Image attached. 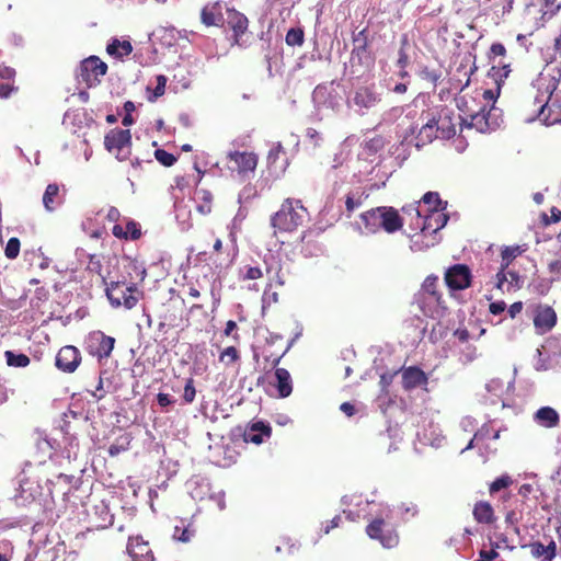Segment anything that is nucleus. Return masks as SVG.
Instances as JSON below:
<instances>
[{
  "label": "nucleus",
  "instance_id": "obj_1",
  "mask_svg": "<svg viewBox=\"0 0 561 561\" xmlns=\"http://www.w3.org/2000/svg\"><path fill=\"white\" fill-rule=\"evenodd\" d=\"M558 84L559 78L543 73H540L533 83L537 91L534 99V103L538 105L537 117L548 126L561 123V105L558 100H553L549 105Z\"/></svg>",
  "mask_w": 561,
  "mask_h": 561
},
{
  "label": "nucleus",
  "instance_id": "obj_2",
  "mask_svg": "<svg viewBox=\"0 0 561 561\" xmlns=\"http://www.w3.org/2000/svg\"><path fill=\"white\" fill-rule=\"evenodd\" d=\"M382 96V89L374 82L353 84L346 94V106L352 113L365 116L379 107Z\"/></svg>",
  "mask_w": 561,
  "mask_h": 561
},
{
  "label": "nucleus",
  "instance_id": "obj_3",
  "mask_svg": "<svg viewBox=\"0 0 561 561\" xmlns=\"http://www.w3.org/2000/svg\"><path fill=\"white\" fill-rule=\"evenodd\" d=\"M377 506L373 519L366 527V534L370 539L379 541L383 548H394L399 543V535L394 527L386 522L392 517V508L385 503Z\"/></svg>",
  "mask_w": 561,
  "mask_h": 561
},
{
  "label": "nucleus",
  "instance_id": "obj_4",
  "mask_svg": "<svg viewBox=\"0 0 561 561\" xmlns=\"http://www.w3.org/2000/svg\"><path fill=\"white\" fill-rule=\"evenodd\" d=\"M360 220L364 224L362 234H373L383 229L388 233H393L401 229L403 221L399 213L393 207H376L360 214Z\"/></svg>",
  "mask_w": 561,
  "mask_h": 561
},
{
  "label": "nucleus",
  "instance_id": "obj_5",
  "mask_svg": "<svg viewBox=\"0 0 561 561\" xmlns=\"http://www.w3.org/2000/svg\"><path fill=\"white\" fill-rule=\"evenodd\" d=\"M308 210L300 199L287 198L278 211L271 218V225L276 230L290 232L296 230L308 219Z\"/></svg>",
  "mask_w": 561,
  "mask_h": 561
},
{
  "label": "nucleus",
  "instance_id": "obj_6",
  "mask_svg": "<svg viewBox=\"0 0 561 561\" xmlns=\"http://www.w3.org/2000/svg\"><path fill=\"white\" fill-rule=\"evenodd\" d=\"M405 111V114L408 112H411V116L409 119H405V125L408 124H417V129L412 136L414 140V147L420 150L424 146L431 144L435 138L439 137V133L437 129V123L435 121V113H427L424 115V112L421 114V116L417 118L416 122L413 119L416 117V112L412 110V107L409 105L405 108L402 107H394L392 108L393 113H401Z\"/></svg>",
  "mask_w": 561,
  "mask_h": 561
},
{
  "label": "nucleus",
  "instance_id": "obj_7",
  "mask_svg": "<svg viewBox=\"0 0 561 561\" xmlns=\"http://www.w3.org/2000/svg\"><path fill=\"white\" fill-rule=\"evenodd\" d=\"M461 128H474L479 133L485 134L495 130L502 123L501 110L492 106H481L478 111L467 114L466 117L458 115Z\"/></svg>",
  "mask_w": 561,
  "mask_h": 561
},
{
  "label": "nucleus",
  "instance_id": "obj_8",
  "mask_svg": "<svg viewBox=\"0 0 561 561\" xmlns=\"http://www.w3.org/2000/svg\"><path fill=\"white\" fill-rule=\"evenodd\" d=\"M114 345L115 339L106 335L102 331L90 332L83 343L85 352L95 357L100 364L111 356Z\"/></svg>",
  "mask_w": 561,
  "mask_h": 561
},
{
  "label": "nucleus",
  "instance_id": "obj_9",
  "mask_svg": "<svg viewBox=\"0 0 561 561\" xmlns=\"http://www.w3.org/2000/svg\"><path fill=\"white\" fill-rule=\"evenodd\" d=\"M411 116V112H408L402 121L398 124V136L400 138V142L394 145L391 150V154L398 160L400 163L404 162L411 154V148L414 147V140L412 136H414L417 124H408L405 125V119H409Z\"/></svg>",
  "mask_w": 561,
  "mask_h": 561
},
{
  "label": "nucleus",
  "instance_id": "obj_10",
  "mask_svg": "<svg viewBox=\"0 0 561 561\" xmlns=\"http://www.w3.org/2000/svg\"><path fill=\"white\" fill-rule=\"evenodd\" d=\"M107 71V65L96 56H90L80 62L78 78L88 88L96 87Z\"/></svg>",
  "mask_w": 561,
  "mask_h": 561
},
{
  "label": "nucleus",
  "instance_id": "obj_11",
  "mask_svg": "<svg viewBox=\"0 0 561 561\" xmlns=\"http://www.w3.org/2000/svg\"><path fill=\"white\" fill-rule=\"evenodd\" d=\"M447 202H445V205L443 208L439 209H431L430 214L426 215L423 219L421 216V213L419 210V207L415 206H408L403 207L402 210L404 214H412L415 213L416 219H417V228H421L424 230H432L433 232H436L444 228L448 221V215L444 213L446 209Z\"/></svg>",
  "mask_w": 561,
  "mask_h": 561
},
{
  "label": "nucleus",
  "instance_id": "obj_12",
  "mask_svg": "<svg viewBox=\"0 0 561 561\" xmlns=\"http://www.w3.org/2000/svg\"><path fill=\"white\" fill-rule=\"evenodd\" d=\"M130 142L131 135L129 129L114 128L110 130L104 138L105 148L110 152L116 150V157L122 161L129 154Z\"/></svg>",
  "mask_w": 561,
  "mask_h": 561
},
{
  "label": "nucleus",
  "instance_id": "obj_13",
  "mask_svg": "<svg viewBox=\"0 0 561 561\" xmlns=\"http://www.w3.org/2000/svg\"><path fill=\"white\" fill-rule=\"evenodd\" d=\"M312 100L318 108H328L334 113L340 112L343 106L342 96L332 84L317 85L312 93Z\"/></svg>",
  "mask_w": 561,
  "mask_h": 561
},
{
  "label": "nucleus",
  "instance_id": "obj_14",
  "mask_svg": "<svg viewBox=\"0 0 561 561\" xmlns=\"http://www.w3.org/2000/svg\"><path fill=\"white\" fill-rule=\"evenodd\" d=\"M106 296L113 307L124 306L131 309L136 306L138 299L134 295L133 286H126L124 283H112L106 288Z\"/></svg>",
  "mask_w": 561,
  "mask_h": 561
},
{
  "label": "nucleus",
  "instance_id": "obj_15",
  "mask_svg": "<svg viewBox=\"0 0 561 561\" xmlns=\"http://www.w3.org/2000/svg\"><path fill=\"white\" fill-rule=\"evenodd\" d=\"M471 270L466 264H455L445 272V283L450 290H463L471 285Z\"/></svg>",
  "mask_w": 561,
  "mask_h": 561
},
{
  "label": "nucleus",
  "instance_id": "obj_16",
  "mask_svg": "<svg viewBox=\"0 0 561 561\" xmlns=\"http://www.w3.org/2000/svg\"><path fill=\"white\" fill-rule=\"evenodd\" d=\"M81 363L80 351L72 345L62 346L56 355L55 365L64 373H73Z\"/></svg>",
  "mask_w": 561,
  "mask_h": 561
},
{
  "label": "nucleus",
  "instance_id": "obj_17",
  "mask_svg": "<svg viewBox=\"0 0 561 561\" xmlns=\"http://www.w3.org/2000/svg\"><path fill=\"white\" fill-rule=\"evenodd\" d=\"M415 304L426 317L435 319L445 313L446 308L442 295H416Z\"/></svg>",
  "mask_w": 561,
  "mask_h": 561
},
{
  "label": "nucleus",
  "instance_id": "obj_18",
  "mask_svg": "<svg viewBox=\"0 0 561 561\" xmlns=\"http://www.w3.org/2000/svg\"><path fill=\"white\" fill-rule=\"evenodd\" d=\"M399 373L401 374L402 387L407 391L427 385L426 374L417 366L402 368Z\"/></svg>",
  "mask_w": 561,
  "mask_h": 561
},
{
  "label": "nucleus",
  "instance_id": "obj_19",
  "mask_svg": "<svg viewBox=\"0 0 561 561\" xmlns=\"http://www.w3.org/2000/svg\"><path fill=\"white\" fill-rule=\"evenodd\" d=\"M457 117L458 115L456 116L454 112L447 107L442 108L439 113L435 114L440 138L450 139L456 135V123L454 121H459Z\"/></svg>",
  "mask_w": 561,
  "mask_h": 561
},
{
  "label": "nucleus",
  "instance_id": "obj_20",
  "mask_svg": "<svg viewBox=\"0 0 561 561\" xmlns=\"http://www.w3.org/2000/svg\"><path fill=\"white\" fill-rule=\"evenodd\" d=\"M416 435L421 443L430 445L432 447L442 446V443L445 439V437L442 434V430L432 420L428 421L427 423H425L424 421L421 430L417 431Z\"/></svg>",
  "mask_w": 561,
  "mask_h": 561
},
{
  "label": "nucleus",
  "instance_id": "obj_21",
  "mask_svg": "<svg viewBox=\"0 0 561 561\" xmlns=\"http://www.w3.org/2000/svg\"><path fill=\"white\" fill-rule=\"evenodd\" d=\"M272 428L268 423L256 421L251 423L244 431L243 439L245 443L260 445L265 438H270Z\"/></svg>",
  "mask_w": 561,
  "mask_h": 561
},
{
  "label": "nucleus",
  "instance_id": "obj_22",
  "mask_svg": "<svg viewBox=\"0 0 561 561\" xmlns=\"http://www.w3.org/2000/svg\"><path fill=\"white\" fill-rule=\"evenodd\" d=\"M185 488L191 497L195 501H203L208 497L210 493V483L207 478L195 474L191 477L186 483Z\"/></svg>",
  "mask_w": 561,
  "mask_h": 561
},
{
  "label": "nucleus",
  "instance_id": "obj_23",
  "mask_svg": "<svg viewBox=\"0 0 561 561\" xmlns=\"http://www.w3.org/2000/svg\"><path fill=\"white\" fill-rule=\"evenodd\" d=\"M222 9L224 3L219 1L206 4L201 12L202 23L206 26H218L225 23Z\"/></svg>",
  "mask_w": 561,
  "mask_h": 561
},
{
  "label": "nucleus",
  "instance_id": "obj_24",
  "mask_svg": "<svg viewBox=\"0 0 561 561\" xmlns=\"http://www.w3.org/2000/svg\"><path fill=\"white\" fill-rule=\"evenodd\" d=\"M368 198V194L360 188L356 187L347 192L344 196V210L343 214L350 218L354 211L359 209L364 202Z\"/></svg>",
  "mask_w": 561,
  "mask_h": 561
},
{
  "label": "nucleus",
  "instance_id": "obj_25",
  "mask_svg": "<svg viewBox=\"0 0 561 561\" xmlns=\"http://www.w3.org/2000/svg\"><path fill=\"white\" fill-rule=\"evenodd\" d=\"M533 421L545 428L557 427L560 423L558 411L551 407H541L533 415Z\"/></svg>",
  "mask_w": 561,
  "mask_h": 561
},
{
  "label": "nucleus",
  "instance_id": "obj_26",
  "mask_svg": "<svg viewBox=\"0 0 561 561\" xmlns=\"http://www.w3.org/2000/svg\"><path fill=\"white\" fill-rule=\"evenodd\" d=\"M228 18L227 24L233 31V44L240 45V37L248 30V19L244 14L227 9Z\"/></svg>",
  "mask_w": 561,
  "mask_h": 561
},
{
  "label": "nucleus",
  "instance_id": "obj_27",
  "mask_svg": "<svg viewBox=\"0 0 561 561\" xmlns=\"http://www.w3.org/2000/svg\"><path fill=\"white\" fill-rule=\"evenodd\" d=\"M228 158L230 161L234 162L239 173L254 171L257 163L256 156L250 152L233 151L229 152Z\"/></svg>",
  "mask_w": 561,
  "mask_h": 561
},
{
  "label": "nucleus",
  "instance_id": "obj_28",
  "mask_svg": "<svg viewBox=\"0 0 561 561\" xmlns=\"http://www.w3.org/2000/svg\"><path fill=\"white\" fill-rule=\"evenodd\" d=\"M557 322L556 311L551 307H543L538 309L534 324L540 333L551 330Z\"/></svg>",
  "mask_w": 561,
  "mask_h": 561
},
{
  "label": "nucleus",
  "instance_id": "obj_29",
  "mask_svg": "<svg viewBox=\"0 0 561 561\" xmlns=\"http://www.w3.org/2000/svg\"><path fill=\"white\" fill-rule=\"evenodd\" d=\"M25 473V470H23L18 477L19 496L24 501L34 500L39 494L41 488L37 482L30 481Z\"/></svg>",
  "mask_w": 561,
  "mask_h": 561
},
{
  "label": "nucleus",
  "instance_id": "obj_30",
  "mask_svg": "<svg viewBox=\"0 0 561 561\" xmlns=\"http://www.w3.org/2000/svg\"><path fill=\"white\" fill-rule=\"evenodd\" d=\"M530 554L540 559L541 561H551L557 553V545L553 540H550L548 545H543L540 541L531 542L529 546Z\"/></svg>",
  "mask_w": 561,
  "mask_h": 561
},
{
  "label": "nucleus",
  "instance_id": "obj_31",
  "mask_svg": "<svg viewBox=\"0 0 561 561\" xmlns=\"http://www.w3.org/2000/svg\"><path fill=\"white\" fill-rule=\"evenodd\" d=\"M275 378L279 398L289 397L293 392V381L289 371L285 368H276Z\"/></svg>",
  "mask_w": 561,
  "mask_h": 561
},
{
  "label": "nucleus",
  "instance_id": "obj_32",
  "mask_svg": "<svg viewBox=\"0 0 561 561\" xmlns=\"http://www.w3.org/2000/svg\"><path fill=\"white\" fill-rule=\"evenodd\" d=\"M542 347L550 362H553L557 368H561V337L548 339Z\"/></svg>",
  "mask_w": 561,
  "mask_h": 561
},
{
  "label": "nucleus",
  "instance_id": "obj_33",
  "mask_svg": "<svg viewBox=\"0 0 561 561\" xmlns=\"http://www.w3.org/2000/svg\"><path fill=\"white\" fill-rule=\"evenodd\" d=\"M106 51L114 58L121 59L133 51V46L129 41H119L112 38L106 46Z\"/></svg>",
  "mask_w": 561,
  "mask_h": 561
},
{
  "label": "nucleus",
  "instance_id": "obj_34",
  "mask_svg": "<svg viewBox=\"0 0 561 561\" xmlns=\"http://www.w3.org/2000/svg\"><path fill=\"white\" fill-rule=\"evenodd\" d=\"M473 516L478 523L491 524L494 518L491 504L488 502H478L473 508Z\"/></svg>",
  "mask_w": 561,
  "mask_h": 561
},
{
  "label": "nucleus",
  "instance_id": "obj_35",
  "mask_svg": "<svg viewBox=\"0 0 561 561\" xmlns=\"http://www.w3.org/2000/svg\"><path fill=\"white\" fill-rule=\"evenodd\" d=\"M112 388V381L108 376L107 370H101L99 376V381L95 387V390L91 392L92 397L95 398L98 401L103 399L104 396L111 391Z\"/></svg>",
  "mask_w": 561,
  "mask_h": 561
},
{
  "label": "nucleus",
  "instance_id": "obj_36",
  "mask_svg": "<svg viewBox=\"0 0 561 561\" xmlns=\"http://www.w3.org/2000/svg\"><path fill=\"white\" fill-rule=\"evenodd\" d=\"M283 152V146L280 142H277L268 152L267 156V163L270 169H274L275 173H283L286 170V167L288 165V161L285 160V163L280 167H277V160L279 158V154Z\"/></svg>",
  "mask_w": 561,
  "mask_h": 561
},
{
  "label": "nucleus",
  "instance_id": "obj_37",
  "mask_svg": "<svg viewBox=\"0 0 561 561\" xmlns=\"http://www.w3.org/2000/svg\"><path fill=\"white\" fill-rule=\"evenodd\" d=\"M195 199L198 202L196 209L202 215H208L211 211V199L213 196L210 192L205 190L196 191Z\"/></svg>",
  "mask_w": 561,
  "mask_h": 561
},
{
  "label": "nucleus",
  "instance_id": "obj_38",
  "mask_svg": "<svg viewBox=\"0 0 561 561\" xmlns=\"http://www.w3.org/2000/svg\"><path fill=\"white\" fill-rule=\"evenodd\" d=\"M58 193L59 186L56 183L47 185L45 193L43 195V204L48 211H51L56 208L58 204L56 201V198L58 197Z\"/></svg>",
  "mask_w": 561,
  "mask_h": 561
},
{
  "label": "nucleus",
  "instance_id": "obj_39",
  "mask_svg": "<svg viewBox=\"0 0 561 561\" xmlns=\"http://www.w3.org/2000/svg\"><path fill=\"white\" fill-rule=\"evenodd\" d=\"M4 357L8 366L24 368L28 366L31 359L27 355L23 353H15L13 351H5Z\"/></svg>",
  "mask_w": 561,
  "mask_h": 561
},
{
  "label": "nucleus",
  "instance_id": "obj_40",
  "mask_svg": "<svg viewBox=\"0 0 561 561\" xmlns=\"http://www.w3.org/2000/svg\"><path fill=\"white\" fill-rule=\"evenodd\" d=\"M403 522H408L410 518L419 515V506L413 502H402L397 507Z\"/></svg>",
  "mask_w": 561,
  "mask_h": 561
},
{
  "label": "nucleus",
  "instance_id": "obj_41",
  "mask_svg": "<svg viewBox=\"0 0 561 561\" xmlns=\"http://www.w3.org/2000/svg\"><path fill=\"white\" fill-rule=\"evenodd\" d=\"M286 44L288 46H301L305 42V33L301 27H291L288 30L286 37Z\"/></svg>",
  "mask_w": 561,
  "mask_h": 561
},
{
  "label": "nucleus",
  "instance_id": "obj_42",
  "mask_svg": "<svg viewBox=\"0 0 561 561\" xmlns=\"http://www.w3.org/2000/svg\"><path fill=\"white\" fill-rule=\"evenodd\" d=\"M419 76L421 79L430 82L433 87H436L442 78V71L424 66L420 68Z\"/></svg>",
  "mask_w": 561,
  "mask_h": 561
},
{
  "label": "nucleus",
  "instance_id": "obj_43",
  "mask_svg": "<svg viewBox=\"0 0 561 561\" xmlns=\"http://www.w3.org/2000/svg\"><path fill=\"white\" fill-rule=\"evenodd\" d=\"M126 268L131 277L140 282H142L147 275L145 266L136 260H128Z\"/></svg>",
  "mask_w": 561,
  "mask_h": 561
},
{
  "label": "nucleus",
  "instance_id": "obj_44",
  "mask_svg": "<svg viewBox=\"0 0 561 561\" xmlns=\"http://www.w3.org/2000/svg\"><path fill=\"white\" fill-rule=\"evenodd\" d=\"M438 283V277L434 275H430L425 278V280L422 284L421 290L417 293V295H440L436 287Z\"/></svg>",
  "mask_w": 561,
  "mask_h": 561
},
{
  "label": "nucleus",
  "instance_id": "obj_45",
  "mask_svg": "<svg viewBox=\"0 0 561 561\" xmlns=\"http://www.w3.org/2000/svg\"><path fill=\"white\" fill-rule=\"evenodd\" d=\"M537 354H538V358L534 363V367L536 370L546 371L549 369L557 368L556 365L553 364V362H550L548 356H547V358L542 357L545 355L542 346L540 348H537Z\"/></svg>",
  "mask_w": 561,
  "mask_h": 561
},
{
  "label": "nucleus",
  "instance_id": "obj_46",
  "mask_svg": "<svg viewBox=\"0 0 561 561\" xmlns=\"http://www.w3.org/2000/svg\"><path fill=\"white\" fill-rule=\"evenodd\" d=\"M522 253L519 247H505L502 250V263L503 268H507L511 262Z\"/></svg>",
  "mask_w": 561,
  "mask_h": 561
},
{
  "label": "nucleus",
  "instance_id": "obj_47",
  "mask_svg": "<svg viewBox=\"0 0 561 561\" xmlns=\"http://www.w3.org/2000/svg\"><path fill=\"white\" fill-rule=\"evenodd\" d=\"M358 62L359 65H366L370 61V56L367 47H354L351 54V62Z\"/></svg>",
  "mask_w": 561,
  "mask_h": 561
},
{
  "label": "nucleus",
  "instance_id": "obj_48",
  "mask_svg": "<svg viewBox=\"0 0 561 561\" xmlns=\"http://www.w3.org/2000/svg\"><path fill=\"white\" fill-rule=\"evenodd\" d=\"M167 81H168V79L163 75H158L156 77V87L152 90V94L148 96V100L150 102H154L158 98H160L164 94Z\"/></svg>",
  "mask_w": 561,
  "mask_h": 561
},
{
  "label": "nucleus",
  "instance_id": "obj_49",
  "mask_svg": "<svg viewBox=\"0 0 561 561\" xmlns=\"http://www.w3.org/2000/svg\"><path fill=\"white\" fill-rule=\"evenodd\" d=\"M422 201L426 205L433 206L431 209H439L443 208L445 202H443L437 192H427L423 195Z\"/></svg>",
  "mask_w": 561,
  "mask_h": 561
},
{
  "label": "nucleus",
  "instance_id": "obj_50",
  "mask_svg": "<svg viewBox=\"0 0 561 561\" xmlns=\"http://www.w3.org/2000/svg\"><path fill=\"white\" fill-rule=\"evenodd\" d=\"M238 359L239 353L234 346L226 347L219 356V360L225 363L226 366H229L230 364L237 362Z\"/></svg>",
  "mask_w": 561,
  "mask_h": 561
},
{
  "label": "nucleus",
  "instance_id": "obj_51",
  "mask_svg": "<svg viewBox=\"0 0 561 561\" xmlns=\"http://www.w3.org/2000/svg\"><path fill=\"white\" fill-rule=\"evenodd\" d=\"M512 478L507 474H503L499 478H496L491 484H490V493L494 494L502 489H505L512 484Z\"/></svg>",
  "mask_w": 561,
  "mask_h": 561
},
{
  "label": "nucleus",
  "instance_id": "obj_52",
  "mask_svg": "<svg viewBox=\"0 0 561 561\" xmlns=\"http://www.w3.org/2000/svg\"><path fill=\"white\" fill-rule=\"evenodd\" d=\"M20 252V240L15 237L10 238L7 242L4 254L8 259H15Z\"/></svg>",
  "mask_w": 561,
  "mask_h": 561
},
{
  "label": "nucleus",
  "instance_id": "obj_53",
  "mask_svg": "<svg viewBox=\"0 0 561 561\" xmlns=\"http://www.w3.org/2000/svg\"><path fill=\"white\" fill-rule=\"evenodd\" d=\"M154 157L164 167H171L176 161V158L172 153L163 149H156Z\"/></svg>",
  "mask_w": 561,
  "mask_h": 561
},
{
  "label": "nucleus",
  "instance_id": "obj_54",
  "mask_svg": "<svg viewBox=\"0 0 561 561\" xmlns=\"http://www.w3.org/2000/svg\"><path fill=\"white\" fill-rule=\"evenodd\" d=\"M263 276L262 270L257 266H245L240 270V277L245 279H257Z\"/></svg>",
  "mask_w": 561,
  "mask_h": 561
},
{
  "label": "nucleus",
  "instance_id": "obj_55",
  "mask_svg": "<svg viewBox=\"0 0 561 561\" xmlns=\"http://www.w3.org/2000/svg\"><path fill=\"white\" fill-rule=\"evenodd\" d=\"M408 45V38L407 36L404 35L401 39V47L399 49V58H398V61H397V65L400 69H404L408 64H409V56L405 51V46Z\"/></svg>",
  "mask_w": 561,
  "mask_h": 561
},
{
  "label": "nucleus",
  "instance_id": "obj_56",
  "mask_svg": "<svg viewBox=\"0 0 561 561\" xmlns=\"http://www.w3.org/2000/svg\"><path fill=\"white\" fill-rule=\"evenodd\" d=\"M196 390L194 387V380L192 378L186 380L185 387H184V393L183 399L186 403H192L195 399Z\"/></svg>",
  "mask_w": 561,
  "mask_h": 561
},
{
  "label": "nucleus",
  "instance_id": "obj_57",
  "mask_svg": "<svg viewBox=\"0 0 561 561\" xmlns=\"http://www.w3.org/2000/svg\"><path fill=\"white\" fill-rule=\"evenodd\" d=\"M506 285H508L507 272L506 268L501 266V270L496 274V288L504 293L506 291Z\"/></svg>",
  "mask_w": 561,
  "mask_h": 561
},
{
  "label": "nucleus",
  "instance_id": "obj_58",
  "mask_svg": "<svg viewBox=\"0 0 561 561\" xmlns=\"http://www.w3.org/2000/svg\"><path fill=\"white\" fill-rule=\"evenodd\" d=\"M192 533L187 528L175 527L173 537L178 541L188 542L192 538Z\"/></svg>",
  "mask_w": 561,
  "mask_h": 561
},
{
  "label": "nucleus",
  "instance_id": "obj_59",
  "mask_svg": "<svg viewBox=\"0 0 561 561\" xmlns=\"http://www.w3.org/2000/svg\"><path fill=\"white\" fill-rule=\"evenodd\" d=\"M492 426L489 423L483 424L476 433L474 438L483 440L491 437Z\"/></svg>",
  "mask_w": 561,
  "mask_h": 561
},
{
  "label": "nucleus",
  "instance_id": "obj_60",
  "mask_svg": "<svg viewBox=\"0 0 561 561\" xmlns=\"http://www.w3.org/2000/svg\"><path fill=\"white\" fill-rule=\"evenodd\" d=\"M127 237H130L133 240H136L140 237L139 225L135 221H128L126 225Z\"/></svg>",
  "mask_w": 561,
  "mask_h": 561
},
{
  "label": "nucleus",
  "instance_id": "obj_61",
  "mask_svg": "<svg viewBox=\"0 0 561 561\" xmlns=\"http://www.w3.org/2000/svg\"><path fill=\"white\" fill-rule=\"evenodd\" d=\"M508 285H506V291H510L513 288H519L520 277L516 272L508 271Z\"/></svg>",
  "mask_w": 561,
  "mask_h": 561
},
{
  "label": "nucleus",
  "instance_id": "obj_62",
  "mask_svg": "<svg viewBox=\"0 0 561 561\" xmlns=\"http://www.w3.org/2000/svg\"><path fill=\"white\" fill-rule=\"evenodd\" d=\"M15 77V70L9 66L0 65V79L7 81H13Z\"/></svg>",
  "mask_w": 561,
  "mask_h": 561
},
{
  "label": "nucleus",
  "instance_id": "obj_63",
  "mask_svg": "<svg viewBox=\"0 0 561 561\" xmlns=\"http://www.w3.org/2000/svg\"><path fill=\"white\" fill-rule=\"evenodd\" d=\"M15 90L13 81L0 82V98L7 99Z\"/></svg>",
  "mask_w": 561,
  "mask_h": 561
},
{
  "label": "nucleus",
  "instance_id": "obj_64",
  "mask_svg": "<svg viewBox=\"0 0 561 561\" xmlns=\"http://www.w3.org/2000/svg\"><path fill=\"white\" fill-rule=\"evenodd\" d=\"M497 552L495 549H491L489 551L481 550L479 553V559L477 561H492L497 557Z\"/></svg>",
  "mask_w": 561,
  "mask_h": 561
}]
</instances>
